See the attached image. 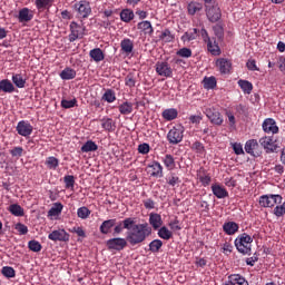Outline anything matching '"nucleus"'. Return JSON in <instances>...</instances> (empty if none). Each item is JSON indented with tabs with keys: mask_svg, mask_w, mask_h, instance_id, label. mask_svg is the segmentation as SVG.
<instances>
[{
	"mask_svg": "<svg viewBox=\"0 0 285 285\" xmlns=\"http://www.w3.org/2000/svg\"><path fill=\"white\" fill-rule=\"evenodd\" d=\"M102 100L107 101V104H112L114 101H117V96L115 95V92L111 89H108L104 94Z\"/></svg>",
	"mask_w": 285,
	"mask_h": 285,
	"instance_id": "nucleus-44",
	"label": "nucleus"
},
{
	"mask_svg": "<svg viewBox=\"0 0 285 285\" xmlns=\"http://www.w3.org/2000/svg\"><path fill=\"white\" fill-rule=\"evenodd\" d=\"M1 273L3 277H7V278H14L17 276V272L14 271L13 267H10V266L2 267Z\"/></svg>",
	"mask_w": 285,
	"mask_h": 285,
	"instance_id": "nucleus-43",
	"label": "nucleus"
},
{
	"mask_svg": "<svg viewBox=\"0 0 285 285\" xmlns=\"http://www.w3.org/2000/svg\"><path fill=\"white\" fill-rule=\"evenodd\" d=\"M116 225H117L116 218L105 220L102 222L101 226H99V233H101V235H109L110 229L114 228Z\"/></svg>",
	"mask_w": 285,
	"mask_h": 285,
	"instance_id": "nucleus-19",
	"label": "nucleus"
},
{
	"mask_svg": "<svg viewBox=\"0 0 285 285\" xmlns=\"http://www.w3.org/2000/svg\"><path fill=\"white\" fill-rule=\"evenodd\" d=\"M258 144L266 150V153H277V144L273 141V138L265 136L258 140Z\"/></svg>",
	"mask_w": 285,
	"mask_h": 285,
	"instance_id": "nucleus-12",
	"label": "nucleus"
},
{
	"mask_svg": "<svg viewBox=\"0 0 285 285\" xmlns=\"http://www.w3.org/2000/svg\"><path fill=\"white\" fill-rule=\"evenodd\" d=\"M35 6L38 12H43V10H49L52 6V0H35Z\"/></svg>",
	"mask_w": 285,
	"mask_h": 285,
	"instance_id": "nucleus-25",
	"label": "nucleus"
},
{
	"mask_svg": "<svg viewBox=\"0 0 285 285\" xmlns=\"http://www.w3.org/2000/svg\"><path fill=\"white\" fill-rule=\"evenodd\" d=\"M148 247H149V252L159 253V250L163 248V240H159V239L151 240Z\"/></svg>",
	"mask_w": 285,
	"mask_h": 285,
	"instance_id": "nucleus-40",
	"label": "nucleus"
},
{
	"mask_svg": "<svg viewBox=\"0 0 285 285\" xmlns=\"http://www.w3.org/2000/svg\"><path fill=\"white\" fill-rule=\"evenodd\" d=\"M191 148L198 153H204V145L200 141H195Z\"/></svg>",
	"mask_w": 285,
	"mask_h": 285,
	"instance_id": "nucleus-64",
	"label": "nucleus"
},
{
	"mask_svg": "<svg viewBox=\"0 0 285 285\" xmlns=\"http://www.w3.org/2000/svg\"><path fill=\"white\" fill-rule=\"evenodd\" d=\"M206 16L207 19L212 22V23H217V21H219V19H222V9H219V6L217 4H206Z\"/></svg>",
	"mask_w": 285,
	"mask_h": 285,
	"instance_id": "nucleus-8",
	"label": "nucleus"
},
{
	"mask_svg": "<svg viewBox=\"0 0 285 285\" xmlns=\"http://www.w3.org/2000/svg\"><path fill=\"white\" fill-rule=\"evenodd\" d=\"M156 72L159 77H173V68L166 61H158L156 63Z\"/></svg>",
	"mask_w": 285,
	"mask_h": 285,
	"instance_id": "nucleus-13",
	"label": "nucleus"
},
{
	"mask_svg": "<svg viewBox=\"0 0 285 285\" xmlns=\"http://www.w3.org/2000/svg\"><path fill=\"white\" fill-rule=\"evenodd\" d=\"M12 82L17 88H26V78L20 73H16L12 76Z\"/></svg>",
	"mask_w": 285,
	"mask_h": 285,
	"instance_id": "nucleus-39",
	"label": "nucleus"
},
{
	"mask_svg": "<svg viewBox=\"0 0 285 285\" xmlns=\"http://www.w3.org/2000/svg\"><path fill=\"white\" fill-rule=\"evenodd\" d=\"M14 229L18 230L19 235H28L29 233L28 226L21 223L16 224Z\"/></svg>",
	"mask_w": 285,
	"mask_h": 285,
	"instance_id": "nucleus-55",
	"label": "nucleus"
},
{
	"mask_svg": "<svg viewBox=\"0 0 285 285\" xmlns=\"http://www.w3.org/2000/svg\"><path fill=\"white\" fill-rule=\"evenodd\" d=\"M253 244V237L249 234H239L238 237L235 239V247L243 255L250 254V246Z\"/></svg>",
	"mask_w": 285,
	"mask_h": 285,
	"instance_id": "nucleus-2",
	"label": "nucleus"
},
{
	"mask_svg": "<svg viewBox=\"0 0 285 285\" xmlns=\"http://www.w3.org/2000/svg\"><path fill=\"white\" fill-rule=\"evenodd\" d=\"M238 86L245 95H250V92H253V83L248 80H238Z\"/></svg>",
	"mask_w": 285,
	"mask_h": 285,
	"instance_id": "nucleus-35",
	"label": "nucleus"
},
{
	"mask_svg": "<svg viewBox=\"0 0 285 285\" xmlns=\"http://www.w3.org/2000/svg\"><path fill=\"white\" fill-rule=\"evenodd\" d=\"M263 130L264 132L272 135H277L279 132V127H277V122H275V119L267 118L263 122Z\"/></svg>",
	"mask_w": 285,
	"mask_h": 285,
	"instance_id": "nucleus-16",
	"label": "nucleus"
},
{
	"mask_svg": "<svg viewBox=\"0 0 285 285\" xmlns=\"http://www.w3.org/2000/svg\"><path fill=\"white\" fill-rule=\"evenodd\" d=\"M60 77L65 81H69L70 79H75V77H77V71L71 68H66L60 72Z\"/></svg>",
	"mask_w": 285,
	"mask_h": 285,
	"instance_id": "nucleus-32",
	"label": "nucleus"
},
{
	"mask_svg": "<svg viewBox=\"0 0 285 285\" xmlns=\"http://www.w3.org/2000/svg\"><path fill=\"white\" fill-rule=\"evenodd\" d=\"M282 204V196L281 195H263L259 197V207H274V205Z\"/></svg>",
	"mask_w": 285,
	"mask_h": 285,
	"instance_id": "nucleus-7",
	"label": "nucleus"
},
{
	"mask_svg": "<svg viewBox=\"0 0 285 285\" xmlns=\"http://www.w3.org/2000/svg\"><path fill=\"white\" fill-rule=\"evenodd\" d=\"M167 139L173 146L181 144L184 139V127H173L167 134Z\"/></svg>",
	"mask_w": 285,
	"mask_h": 285,
	"instance_id": "nucleus-5",
	"label": "nucleus"
},
{
	"mask_svg": "<svg viewBox=\"0 0 285 285\" xmlns=\"http://www.w3.org/2000/svg\"><path fill=\"white\" fill-rule=\"evenodd\" d=\"M189 14L195 16L197 12H202L204 6L199 2H190L187 7Z\"/></svg>",
	"mask_w": 285,
	"mask_h": 285,
	"instance_id": "nucleus-36",
	"label": "nucleus"
},
{
	"mask_svg": "<svg viewBox=\"0 0 285 285\" xmlns=\"http://www.w3.org/2000/svg\"><path fill=\"white\" fill-rule=\"evenodd\" d=\"M46 166L50 170H55L59 166V159H57L56 157H52V156L48 157L46 160Z\"/></svg>",
	"mask_w": 285,
	"mask_h": 285,
	"instance_id": "nucleus-46",
	"label": "nucleus"
},
{
	"mask_svg": "<svg viewBox=\"0 0 285 285\" xmlns=\"http://www.w3.org/2000/svg\"><path fill=\"white\" fill-rule=\"evenodd\" d=\"M126 230V240L131 247L140 246L151 235V227L145 224H136L134 218H125L122 220Z\"/></svg>",
	"mask_w": 285,
	"mask_h": 285,
	"instance_id": "nucleus-1",
	"label": "nucleus"
},
{
	"mask_svg": "<svg viewBox=\"0 0 285 285\" xmlns=\"http://www.w3.org/2000/svg\"><path fill=\"white\" fill-rule=\"evenodd\" d=\"M149 225H151L153 229L158 230L163 226L161 215L158 213L149 214Z\"/></svg>",
	"mask_w": 285,
	"mask_h": 285,
	"instance_id": "nucleus-21",
	"label": "nucleus"
},
{
	"mask_svg": "<svg viewBox=\"0 0 285 285\" xmlns=\"http://www.w3.org/2000/svg\"><path fill=\"white\" fill-rule=\"evenodd\" d=\"M274 215H276L277 218L285 216V203L274 207Z\"/></svg>",
	"mask_w": 285,
	"mask_h": 285,
	"instance_id": "nucleus-50",
	"label": "nucleus"
},
{
	"mask_svg": "<svg viewBox=\"0 0 285 285\" xmlns=\"http://www.w3.org/2000/svg\"><path fill=\"white\" fill-rule=\"evenodd\" d=\"M177 109L171 108V109H165L163 111V117L166 119V121H173V119H177Z\"/></svg>",
	"mask_w": 285,
	"mask_h": 285,
	"instance_id": "nucleus-38",
	"label": "nucleus"
},
{
	"mask_svg": "<svg viewBox=\"0 0 285 285\" xmlns=\"http://www.w3.org/2000/svg\"><path fill=\"white\" fill-rule=\"evenodd\" d=\"M73 10L78 12V17L80 19H88L92 12V8L90 7V2L86 0H81L75 3Z\"/></svg>",
	"mask_w": 285,
	"mask_h": 285,
	"instance_id": "nucleus-3",
	"label": "nucleus"
},
{
	"mask_svg": "<svg viewBox=\"0 0 285 285\" xmlns=\"http://www.w3.org/2000/svg\"><path fill=\"white\" fill-rule=\"evenodd\" d=\"M89 57H91V59H94V61L97 63H99V61H104L105 59L104 51L100 48L92 49L89 52Z\"/></svg>",
	"mask_w": 285,
	"mask_h": 285,
	"instance_id": "nucleus-33",
	"label": "nucleus"
},
{
	"mask_svg": "<svg viewBox=\"0 0 285 285\" xmlns=\"http://www.w3.org/2000/svg\"><path fill=\"white\" fill-rule=\"evenodd\" d=\"M118 110L120 115H130L132 112V102H122L121 105H119Z\"/></svg>",
	"mask_w": 285,
	"mask_h": 285,
	"instance_id": "nucleus-37",
	"label": "nucleus"
},
{
	"mask_svg": "<svg viewBox=\"0 0 285 285\" xmlns=\"http://www.w3.org/2000/svg\"><path fill=\"white\" fill-rule=\"evenodd\" d=\"M212 191L214 197H216L217 199H224L228 197V191L218 183L212 185Z\"/></svg>",
	"mask_w": 285,
	"mask_h": 285,
	"instance_id": "nucleus-18",
	"label": "nucleus"
},
{
	"mask_svg": "<svg viewBox=\"0 0 285 285\" xmlns=\"http://www.w3.org/2000/svg\"><path fill=\"white\" fill-rule=\"evenodd\" d=\"M173 232H170L166 226H161L159 229H158V237L160 239H164V240H169V239H173Z\"/></svg>",
	"mask_w": 285,
	"mask_h": 285,
	"instance_id": "nucleus-31",
	"label": "nucleus"
},
{
	"mask_svg": "<svg viewBox=\"0 0 285 285\" xmlns=\"http://www.w3.org/2000/svg\"><path fill=\"white\" fill-rule=\"evenodd\" d=\"M0 90L2 92L12 94L14 92V85L9 79H2L0 81Z\"/></svg>",
	"mask_w": 285,
	"mask_h": 285,
	"instance_id": "nucleus-24",
	"label": "nucleus"
},
{
	"mask_svg": "<svg viewBox=\"0 0 285 285\" xmlns=\"http://www.w3.org/2000/svg\"><path fill=\"white\" fill-rule=\"evenodd\" d=\"M164 167H161V164L155 161L153 165L149 167V173L151 177H161Z\"/></svg>",
	"mask_w": 285,
	"mask_h": 285,
	"instance_id": "nucleus-26",
	"label": "nucleus"
},
{
	"mask_svg": "<svg viewBox=\"0 0 285 285\" xmlns=\"http://www.w3.org/2000/svg\"><path fill=\"white\" fill-rule=\"evenodd\" d=\"M164 164L168 170H173L175 168V158L173 155H166L164 158Z\"/></svg>",
	"mask_w": 285,
	"mask_h": 285,
	"instance_id": "nucleus-49",
	"label": "nucleus"
},
{
	"mask_svg": "<svg viewBox=\"0 0 285 285\" xmlns=\"http://www.w3.org/2000/svg\"><path fill=\"white\" fill-rule=\"evenodd\" d=\"M48 239L52 242H69L70 234L66 229H57L48 235Z\"/></svg>",
	"mask_w": 285,
	"mask_h": 285,
	"instance_id": "nucleus-11",
	"label": "nucleus"
},
{
	"mask_svg": "<svg viewBox=\"0 0 285 285\" xmlns=\"http://www.w3.org/2000/svg\"><path fill=\"white\" fill-rule=\"evenodd\" d=\"M179 224H180V220L174 219V220H170V223H168V227H170L171 232H180L181 226Z\"/></svg>",
	"mask_w": 285,
	"mask_h": 285,
	"instance_id": "nucleus-57",
	"label": "nucleus"
},
{
	"mask_svg": "<svg viewBox=\"0 0 285 285\" xmlns=\"http://www.w3.org/2000/svg\"><path fill=\"white\" fill-rule=\"evenodd\" d=\"M207 48H208V51L212 55H214V57H219V55H222V49H219V46L213 43L212 40H209V42H207Z\"/></svg>",
	"mask_w": 285,
	"mask_h": 285,
	"instance_id": "nucleus-41",
	"label": "nucleus"
},
{
	"mask_svg": "<svg viewBox=\"0 0 285 285\" xmlns=\"http://www.w3.org/2000/svg\"><path fill=\"white\" fill-rule=\"evenodd\" d=\"M32 125L26 120H21L17 125V132L21 135V137H30L32 135Z\"/></svg>",
	"mask_w": 285,
	"mask_h": 285,
	"instance_id": "nucleus-14",
	"label": "nucleus"
},
{
	"mask_svg": "<svg viewBox=\"0 0 285 285\" xmlns=\"http://www.w3.org/2000/svg\"><path fill=\"white\" fill-rule=\"evenodd\" d=\"M223 230L225 235L233 236L238 233L239 225L235 222H227L223 225Z\"/></svg>",
	"mask_w": 285,
	"mask_h": 285,
	"instance_id": "nucleus-20",
	"label": "nucleus"
},
{
	"mask_svg": "<svg viewBox=\"0 0 285 285\" xmlns=\"http://www.w3.org/2000/svg\"><path fill=\"white\" fill-rule=\"evenodd\" d=\"M178 57H184L185 59H188L193 57V50L189 48H181L180 50L177 51Z\"/></svg>",
	"mask_w": 285,
	"mask_h": 285,
	"instance_id": "nucleus-52",
	"label": "nucleus"
},
{
	"mask_svg": "<svg viewBox=\"0 0 285 285\" xmlns=\"http://www.w3.org/2000/svg\"><path fill=\"white\" fill-rule=\"evenodd\" d=\"M124 229H127L125 227L124 220L118 222V224L115 225L114 227V236L120 235L121 233H124Z\"/></svg>",
	"mask_w": 285,
	"mask_h": 285,
	"instance_id": "nucleus-53",
	"label": "nucleus"
},
{
	"mask_svg": "<svg viewBox=\"0 0 285 285\" xmlns=\"http://www.w3.org/2000/svg\"><path fill=\"white\" fill-rule=\"evenodd\" d=\"M138 153L140 155H148L150 153V145L144 142L138 146Z\"/></svg>",
	"mask_w": 285,
	"mask_h": 285,
	"instance_id": "nucleus-59",
	"label": "nucleus"
},
{
	"mask_svg": "<svg viewBox=\"0 0 285 285\" xmlns=\"http://www.w3.org/2000/svg\"><path fill=\"white\" fill-rule=\"evenodd\" d=\"M61 106L62 108H75L77 106V99H71V100H61Z\"/></svg>",
	"mask_w": 285,
	"mask_h": 285,
	"instance_id": "nucleus-58",
	"label": "nucleus"
},
{
	"mask_svg": "<svg viewBox=\"0 0 285 285\" xmlns=\"http://www.w3.org/2000/svg\"><path fill=\"white\" fill-rule=\"evenodd\" d=\"M128 244L129 243L127 238L122 237L110 238L109 240L106 242L107 249L117 252H121L125 248H127Z\"/></svg>",
	"mask_w": 285,
	"mask_h": 285,
	"instance_id": "nucleus-4",
	"label": "nucleus"
},
{
	"mask_svg": "<svg viewBox=\"0 0 285 285\" xmlns=\"http://www.w3.org/2000/svg\"><path fill=\"white\" fill-rule=\"evenodd\" d=\"M213 30L217 39H224V27H222L220 24H216L214 26Z\"/></svg>",
	"mask_w": 285,
	"mask_h": 285,
	"instance_id": "nucleus-54",
	"label": "nucleus"
},
{
	"mask_svg": "<svg viewBox=\"0 0 285 285\" xmlns=\"http://www.w3.org/2000/svg\"><path fill=\"white\" fill-rule=\"evenodd\" d=\"M216 66L222 75H228L233 69V62L226 58H218L216 60Z\"/></svg>",
	"mask_w": 285,
	"mask_h": 285,
	"instance_id": "nucleus-15",
	"label": "nucleus"
},
{
	"mask_svg": "<svg viewBox=\"0 0 285 285\" xmlns=\"http://www.w3.org/2000/svg\"><path fill=\"white\" fill-rule=\"evenodd\" d=\"M223 285H249V283L242 275L232 274L228 275L227 282H225Z\"/></svg>",
	"mask_w": 285,
	"mask_h": 285,
	"instance_id": "nucleus-17",
	"label": "nucleus"
},
{
	"mask_svg": "<svg viewBox=\"0 0 285 285\" xmlns=\"http://www.w3.org/2000/svg\"><path fill=\"white\" fill-rule=\"evenodd\" d=\"M69 233L76 234L82 238H86V232L82 229L81 226H75L71 229H69Z\"/></svg>",
	"mask_w": 285,
	"mask_h": 285,
	"instance_id": "nucleus-56",
	"label": "nucleus"
},
{
	"mask_svg": "<svg viewBox=\"0 0 285 285\" xmlns=\"http://www.w3.org/2000/svg\"><path fill=\"white\" fill-rule=\"evenodd\" d=\"M234 250V246L230 243H224L223 245V253L225 256L230 255V253Z\"/></svg>",
	"mask_w": 285,
	"mask_h": 285,
	"instance_id": "nucleus-60",
	"label": "nucleus"
},
{
	"mask_svg": "<svg viewBox=\"0 0 285 285\" xmlns=\"http://www.w3.org/2000/svg\"><path fill=\"white\" fill-rule=\"evenodd\" d=\"M137 85V78L132 73H128L125 78V86H128V88H135Z\"/></svg>",
	"mask_w": 285,
	"mask_h": 285,
	"instance_id": "nucleus-48",
	"label": "nucleus"
},
{
	"mask_svg": "<svg viewBox=\"0 0 285 285\" xmlns=\"http://www.w3.org/2000/svg\"><path fill=\"white\" fill-rule=\"evenodd\" d=\"M120 19L125 23H130L135 19V12L131 9H124L120 12Z\"/></svg>",
	"mask_w": 285,
	"mask_h": 285,
	"instance_id": "nucleus-29",
	"label": "nucleus"
},
{
	"mask_svg": "<svg viewBox=\"0 0 285 285\" xmlns=\"http://www.w3.org/2000/svg\"><path fill=\"white\" fill-rule=\"evenodd\" d=\"M206 117L212 121V124H215V126H222L224 124V118H222V114H219V110L215 108H207L205 110Z\"/></svg>",
	"mask_w": 285,
	"mask_h": 285,
	"instance_id": "nucleus-10",
	"label": "nucleus"
},
{
	"mask_svg": "<svg viewBox=\"0 0 285 285\" xmlns=\"http://www.w3.org/2000/svg\"><path fill=\"white\" fill-rule=\"evenodd\" d=\"M246 67L252 70V72H255L257 70H259V68H257V65L255 62V60H248L246 63Z\"/></svg>",
	"mask_w": 285,
	"mask_h": 285,
	"instance_id": "nucleus-63",
	"label": "nucleus"
},
{
	"mask_svg": "<svg viewBox=\"0 0 285 285\" xmlns=\"http://www.w3.org/2000/svg\"><path fill=\"white\" fill-rule=\"evenodd\" d=\"M217 86V79L215 77H209L204 79V88L207 90H213Z\"/></svg>",
	"mask_w": 285,
	"mask_h": 285,
	"instance_id": "nucleus-42",
	"label": "nucleus"
},
{
	"mask_svg": "<svg viewBox=\"0 0 285 285\" xmlns=\"http://www.w3.org/2000/svg\"><path fill=\"white\" fill-rule=\"evenodd\" d=\"M232 146L235 155H244V147H242V144L234 142Z\"/></svg>",
	"mask_w": 285,
	"mask_h": 285,
	"instance_id": "nucleus-61",
	"label": "nucleus"
},
{
	"mask_svg": "<svg viewBox=\"0 0 285 285\" xmlns=\"http://www.w3.org/2000/svg\"><path fill=\"white\" fill-rule=\"evenodd\" d=\"M32 13H30V9L23 8L19 11L18 21L20 23H28V21H32Z\"/></svg>",
	"mask_w": 285,
	"mask_h": 285,
	"instance_id": "nucleus-22",
	"label": "nucleus"
},
{
	"mask_svg": "<svg viewBox=\"0 0 285 285\" xmlns=\"http://www.w3.org/2000/svg\"><path fill=\"white\" fill-rule=\"evenodd\" d=\"M245 151L248 155H252V157H261L262 149L259 148V142H257V139L247 140L245 144Z\"/></svg>",
	"mask_w": 285,
	"mask_h": 285,
	"instance_id": "nucleus-9",
	"label": "nucleus"
},
{
	"mask_svg": "<svg viewBox=\"0 0 285 285\" xmlns=\"http://www.w3.org/2000/svg\"><path fill=\"white\" fill-rule=\"evenodd\" d=\"M70 35H69V41L72 43L77 41V39H83V35L86 32V27L72 21L70 23Z\"/></svg>",
	"mask_w": 285,
	"mask_h": 285,
	"instance_id": "nucleus-6",
	"label": "nucleus"
},
{
	"mask_svg": "<svg viewBox=\"0 0 285 285\" xmlns=\"http://www.w3.org/2000/svg\"><path fill=\"white\" fill-rule=\"evenodd\" d=\"M63 205L61 203L53 204L52 207H50L48 212V217H58L60 214H62Z\"/></svg>",
	"mask_w": 285,
	"mask_h": 285,
	"instance_id": "nucleus-28",
	"label": "nucleus"
},
{
	"mask_svg": "<svg viewBox=\"0 0 285 285\" xmlns=\"http://www.w3.org/2000/svg\"><path fill=\"white\" fill-rule=\"evenodd\" d=\"M101 127L108 130V132H112V130H115V122L111 118L102 119Z\"/></svg>",
	"mask_w": 285,
	"mask_h": 285,
	"instance_id": "nucleus-47",
	"label": "nucleus"
},
{
	"mask_svg": "<svg viewBox=\"0 0 285 285\" xmlns=\"http://www.w3.org/2000/svg\"><path fill=\"white\" fill-rule=\"evenodd\" d=\"M120 48L122 52H126V55H130L132 52L135 45L132 43V40L126 38L120 42Z\"/></svg>",
	"mask_w": 285,
	"mask_h": 285,
	"instance_id": "nucleus-27",
	"label": "nucleus"
},
{
	"mask_svg": "<svg viewBox=\"0 0 285 285\" xmlns=\"http://www.w3.org/2000/svg\"><path fill=\"white\" fill-rule=\"evenodd\" d=\"M90 216V210L87 207H79L78 208V217L81 219H87Z\"/></svg>",
	"mask_w": 285,
	"mask_h": 285,
	"instance_id": "nucleus-51",
	"label": "nucleus"
},
{
	"mask_svg": "<svg viewBox=\"0 0 285 285\" xmlns=\"http://www.w3.org/2000/svg\"><path fill=\"white\" fill-rule=\"evenodd\" d=\"M28 247L33 253H40L43 248L39 240H29Z\"/></svg>",
	"mask_w": 285,
	"mask_h": 285,
	"instance_id": "nucleus-45",
	"label": "nucleus"
},
{
	"mask_svg": "<svg viewBox=\"0 0 285 285\" xmlns=\"http://www.w3.org/2000/svg\"><path fill=\"white\" fill-rule=\"evenodd\" d=\"M8 212H10L11 215H14L16 217L24 216V209L18 204L10 205V207H8Z\"/></svg>",
	"mask_w": 285,
	"mask_h": 285,
	"instance_id": "nucleus-34",
	"label": "nucleus"
},
{
	"mask_svg": "<svg viewBox=\"0 0 285 285\" xmlns=\"http://www.w3.org/2000/svg\"><path fill=\"white\" fill-rule=\"evenodd\" d=\"M96 150H99V146L92 140H87L81 147V153H95Z\"/></svg>",
	"mask_w": 285,
	"mask_h": 285,
	"instance_id": "nucleus-30",
	"label": "nucleus"
},
{
	"mask_svg": "<svg viewBox=\"0 0 285 285\" xmlns=\"http://www.w3.org/2000/svg\"><path fill=\"white\" fill-rule=\"evenodd\" d=\"M10 155L13 157H21V155H23V147H14L10 150Z\"/></svg>",
	"mask_w": 285,
	"mask_h": 285,
	"instance_id": "nucleus-62",
	"label": "nucleus"
},
{
	"mask_svg": "<svg viewBox=\"0 0 285 285\" xmlns=\"http://www.w3.org/2000/svg\"><path fill=\"white\" fill-rule=\"evenodd\" d=\"M138 30H141L145 35H149V37H153V32H155V29H153V24L150 21L145 20L137 24Z\"/></svg>",
	"mask_w": 285,
	"mask_h": 285,
	"instance_id": "nucleus-23",
	"label": "nucleus"
}]
</instances>
